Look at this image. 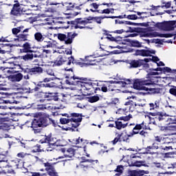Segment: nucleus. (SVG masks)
<instances>
[{"mask_svg":"<svg viewBox=\"0 0 176 176\" xmlns=\"http://www.w3.org/2000/svg\"><path fill=\"white\" fill-rule=\"evenodd\" d=\"M67 79L65 80L66 85L76 86L78 90L84 96H87L88 94H91L94 91L97 90V84L94 82H82V78L79 77L71 76L66 77Z\"/></svg>","mask_w":176,"mask_h":176,"instance_id":"obj_1","label":"nucleus"},{"mask_svg":"<svg viewBox=\"0 0 176 176\" xmlns=\"http://www.w3.org/2000/svg\"><path fill=\"white\" fill-rule=\"evenodd\" d=\"M36 118L32 122H26V124L30 123V127L33 129L35 134L41 132V129L38 127H47L50 124H54L56 122L54 120L50 118L49 114L46 113H38L36 114Z\"/></svg>","mask_w":176,"mask_h":176,"instance_id":"obj_2","label":"nucleus"},{"mask_svg":"<svg viewBox=\"0 0 176 176\" xmlns=\"http://www.w3.org/2000/svg\"><path fill=\"white\" fill-rule=\"evenodd\" d=\"M62 116H66V118H70V122L72 127L77 129L80 126V122H82V113H72L70 114L63 113Z\"/></svg>","mask_w":176,"mask_h":176,"instance_id":"obj_3","label":"nucleus"},{"mask_svg":"<svg viewBox=\"0 0 176 176\" xmlns=\"http://www.w3.org/2000/svg\"><path fill=\"white\" fill-rule=\"evenodd\" d=\"M15 3L13 5L12 9L11 10L10 14L12 16H16L19 17L21 16V14H24L25 13V10H24V7H23V4L19 3V1H14Z\"/></svg>","mask_w":176,"mask_h":176,"instance_id":"obj_4","label":"nucleus"},{"mask_svg":"<svg viewBox=\"0 0 176 176\" xmlns=\"http://www.w3.org/2000/svg\"><path fill=\"white\" fill-rule=\"evenodd\" d=\"M153 85L152 80L137 79L133 82V89L136 90H145V86H151Z\"/></svg>","mask_w":176,"mask_h":176,"instance_id":"obj_5","label":"nucleus"},{"mask_svg":"<svg viewBox=\"0 0 176 176\" xmlns=\"http://www.w3.org/2000/svg\"><path fill=\"white\" fill-rule=\"evenodd\" d=\"M133 116L130 114L126 116H122L120 118H118V121H116V129L118 130H122V129H125V127H127V123L123 124V122L119 121V120H124V122H129L130 119H131Z\"/></svg>","mask_w":176,"mask_h":176,"instance_id":"obj_6","label":"nucleus"},{"mask_svg":"<svg viewBox=\"0 0 176 176\" xmlns=\"http://www.w3.org/2000/svg\"><path fill=\"white\" fill-rule=\"evenodd\" d=\"M19 59V57H12L10 58V59L7 60V64H10V65H12L11 67H8L7 68H8V69H12L10 70H8V72H10L11 74H16V72H19V70H16L17 68H21V67L19 65H16V63H14L15 60Z\"/></svg>","mask_w":176,"mask_h":176,"instance_id":"obj_7","label":"nucleus"},{"mask_svg":"<svg viewBox=\"0 0 176 176\" xmlns=\"http://www.w3.org/2000/svg\"><path fill=\"white\" fill-rule=\"evenodd\" d=\"M109 83H111V85H109L108 90L109 91H113L115 90V85H120V86L124 87L126 85H130V83H131V80L130 79L125 80L124 81L111 80L109 81Z\"/></svg>","mask_w":176,"mask_h":176,"instance_id":"obj_8","label":"nucleus"},{"mask_svg":"<svg viewBox=\"0 0 176 176\" xmlns=\"http://www.w3.org/2000/svg\"><path fill=\"white\" fill-rule=\"evenodd\" d=\"M74 38H75V35L72 33H68L67 35L61 33L58 34V39L59 41H64L65 45H71L74 41Z\"/></svg>","mask_w":176,"mask_h":176,"instance_id":"obj_9","label":"nucleus"},{"mask_svg":"<svg viewBox=\"0 0 176 176\" xmlns=\"http://www.w3.org/2000/svg\"><path fill=\"white\" fill-rule=\"evenodd\" d=\"M30 28H26L22 30V33L18 34L16 38H14V42H25L28 41V37L30 34H25L27 32H30Z\"/></svg>","mask_w":176,"mask_h":176,"instance_id":"obj_10","label":"nucleus"},{"mask_svg":"<svg viewBox=\"0 0 176 176\" xmlns=\"http://www.w3.org/2000/svg\"><path fill=\"white\" fill-rule=\"evenodd\" d=\"M44 166L49 176H58V173L56 171L54 166L52 164L46 162L44 164Z\"/></svg>","mask_w":176,"mask_h":176,"instance_id":"obj_11","label":"nucleus"},{"mask_svg":"<svg viewBox=\"0 0 176 176\" xmlns=\"http://www.w3.org/2000/svg\"><path fill=\"white\" fill-rule=\"evenodd\" d=\"M144 61H145V63H149V61H151V59L144 58V60H133L129 63V68H138V67H141V65H142Z\"/></svg>","mask_w":176,"mask_h":176,"instance_id":"obj_12","label":"nucleus"},{"mask_svg":"<svg viewBox=\"0 0 176 176\" xmlns=\"http://www.w3.org/2000/svg\"><path fill=\"white\" fill-rule=\"evenodd\" d=\"M24 72H28L30 75H39L43 72V69L41 67H34L31 69L27 68L23 70Z\"/></svg>","mask_w":176,"mask_h":176,"instance_id":"obj_13","label":"nucleus"},{"mask_svg":"<svg viewBox=\"0 0 176 176\" xmlns=\"http://www.w3.org/2000/svg\"><path fill=\"white\" fill-rule=\"evenodd\" d=\"M62 153H65L64 156L58 157V159H64V157H72L75 155V151L74 148H69L65 151V148H61L60 150Z\"/></svg>","mask_w":176,"mask_h":176,"instance_id":"obj_14","label":"nucleus"},{"mask_svg":"<svg viewBox=\"0 0 176 176\" xmlns=\"http://www.w3.org/2000/svg\"><path fill=\"white\" fill-rule=\"evenodd\" d=\"M156 53L155 50H137L136 54L138 56H142L143 57H146L151 56V54H155Z\"/></svg>","mask_w":176,"mask_h":176,"instance_id":"obj_15","label":"nucleus"},{"mask_svg":"<svg viewBox=\"0 0 176 176\" xmlns=\"http://www.w3.org/2000/svg\"><path fill=\"white\" fill-rule=\"evenodd\" d=\"M141 129H142V124H136L133 128L132 133H131L128 136L124 135V138L122 139V141H127V140H129V137H133L135 134H138L139 131H135V130H141Z\"/></svg>","mask_w":176,"mask_h":176,"instance_id":"obj_16","label":"nucleus"},{"mask_svg":"<svg viewBox=\"0 0 176 176\" xmlns=\"http://www.w3.org/2000/svg\"><path fill=\"white\" fill-rule=\"evenodd\" d=\"M43 47H44L45 49H48L49 47L56 49V47H57V43L53 40L44 41L43 42Z\"/></svg>","mask_w":176,"mask_h":176,"instance_id":"obj_17","label":"nucleus"},{"mask_svg":"<svg viewBox=\"0 0 176 176\" xmlns=\"http://www.w3.org/2000/svg\"><path fill=\"white\" fill-rule=\"evenodd\" d=\"M77 24L75 25V28L78 29L80 28V30H82L85 28V25H87V24H89L90 21L89 19L87 20H82V19H78L76 21Z\"/></svg>","mask_w":176,"mask_h":176,"instance_id":"obj_18","label":"nucleus"},{"mask_svg":"<svg viewBox=\"0 0 176 176\" xmlns=\"http://www.w3.org/2000/svg\"><path fill=\"white\" fill-rule=\"evenodd\" d=\"M6 98H8L4 100L5 104H14L16 100H14V95L13 94L5 93Z\"/></svg>","mask_w":176,"mask_h":176,"instance_id":"obj_19","label":"nucleus"},{"mask_svg":"<svg viewBox=\"0 0 176 176\" xmlns=\"http://www.w3.org/2000/svg\"><path fill=\"white\" fill-rule=\"evenodd\" d=\"M23 79V75L21 73L17 74L12 75L8 77L10 82H20Z\"/></svg>","mask_w":176,"mask_h":176,"instance_id":"obj_20","label":"nucleus"},{"mask_svg":"<svg viewBox=\"0 0 176 176\" xmlns=\"http://www.w3.org/2000/svg\"><path fill=\"white\" fill-rule=\"evenodd\" d=\"M167 144L168 145H174V143L168 140L164 142L163 145L160 146V149H162V151H166V152L168 151H173V146H167Z\"/></svg>","mask_w":176,"mask_h":176,"instance_id":"obj_21","label":"nucleus"},{"mask_svg":"<svg viewBox=\"0 0 176 176\" xmlns=\"http://www.w3.org/2000/svg\"><path fill=\"white\" fill-rule=\"evenodd\" d=\"M145 174H148V171L146 170H131L129 172L128 176H143Z\"/></svg>","mask_w":176,"mask_h":176,"instance_id":"obj_22","label":"nucleus"},{"mask_svg":"<svg viewBox=\"0 0 176 176\" xmlns=\"http://www.w3.org/2000/svg\"><path fill=\"white\" fill-rule=\"evenodd\" d=\"M23 53H34V51L31 50V43L26 42L22 46Z\"/></svg>","mask_w":176,"mask_h":176,"instance_id":"obj_23","label":"nucleus"},{"mask_svg":"<svg viewBox=\"0 0 176 176\" xmlns=\"http://www.w3.org/2000/svg\"><path fill=\"white\" fill-rule=\"evenodd\" d=\"M131 166L133 167H148V164L145 162V161H135L131 163Z\"/></svg>","mask_w":176,"mask_h":176,"instance_id":"obj_24","label":"nucleus"},{"mask_svg":"<svg viewBox=\"0 0 176 176\" xmlns=\"http://www.w3.org/2000/svg\"><path fill=\"white\" fill-rule=\"evenodd\" d=\"M150 111H153V109H159L160 107V100H157L154 103H149Z\"/></svg>","mask_w":176,"mask_h":176,"instance_id":"obj_25","label":"nucleus"},{"mask_svg":"<svg viewBox=\"0 0 176 176\" xmlns=\"http://www.w3.org/2000/svg\"><path fill=\"white\" fill-rule=\"evenodd\" d=\"M34 39L36 41V42H43L45 41V37H43V35L41 32H36L34 34Z\"/></svg>","mask_w":176,"mask_h":176,"instance_id":"obj_26","label":"nucleus"},{"mask_svg":"<svg viewBox=\"0 0 176 176\" xmlns=\"http://www.w3.org/2000/svg\"><path fill=\"white\" fill-rule=\"evenodd\" d=\"M23 30H24V26L21 25L17 28H12V32L13 35H17V34H20V32H23Z\"/></svg>","mask_w":176,"mask_h":176,"instance_id":"obj_27","label":"nucleus"},{"mask_svg":"<svg viewBox=\"0 0 176 176\" xmlns=\"http://www.w3.org/2000/svg\"><path fill=\"white\" fill-rule=\"evenodd\" d=\"M18 58L19 60H23V61H32L31 54H26L23 56H19Z\"/></svg>","mask_w":176,"mask_h":176,"instance_id":"obj_28","label":"nucleus"},{"mask_svg":"<svg viewBox=\"0 0 176 176\" xmlns=\"http://www.w3.org/2000/svg\"><path fill=\"white\" fill-rule=\"evenodd\" d=\"M123 135V133H118L117 137L114 138L113 141H111V144L113 145H116L118 142H122V136Z\"/></svg>","mask_w":176,"mask_h":176,"instance_id":"obj_29","label":"nucleus"},{"mask_svg":"<svg viewBox=\"0 0 176 176\" xmlns=\"http://www.w3.org/2000/svg\"><path fill=\"white\" fill-rule=\"evenodd\" d=\"M145 91H148L149 94H156L157 93H159V89L156 88H151V87H144Z\"/></svg>","mask_w":176,"mask_h":176,"instance_id":"obj_30","label":"nucleus"},{"mask_svg":"<svg viewBox=\"0 0 176 176\" xmlns=\"http://www.w3.org/2000/svg\"><path fill=\"white\" fill-rule=\"evenodd\" d=\"M44 98H47L48 101H56L57 97L53 96V94H43Z\"/></svg>","mask_w":176,"mask_h":176,"instance_id":"obj_31","label":"nucleus"},{"mask_svg":"<svg viewBox=\"0 0 176 176\" xmlns=\"http://www.w3.org/2000/svg\"><path fill=\"white\" fill-rule=\"evenodd\" d=\"M98 6H100V5L97 4L96 3H91L89 5L90 12H92L93 13H94L96 12H98V10H97L98 9Z\"/></svg>","mask_w":176,"mask_h":176,"instance_id":"obj_32","label":"nucleus"},{"mask_svg":"<svg viewBox=\"0 0 176 176\" xmlns=\"http://www.w3.org/2000/svg\"><path fill=\"white\" fill-rule=\"evenodd\" d=\"M12 163H16V164H15L16 168H23V167H24V163L20 160H14L12 161Z\"/></svg>","mask_w":176,"mask_h":176,"instance_id":"obj_33","label":"nucleus"},{"mask_svg":"<svg viewBox=\"0 0 176 176\" xmlns=\"http://www.w3.org/2000/svg\"><path fill=\"white\" fill-rule=\"evenodd\" d=\"M65 61H67V58H65V56H60L59 60L55 62V65H58V66L63 65V64H64Z\"/></svg>","mask_w":176,"mask_h":176,"instance_id":"obj_34","label":"nucleus"},{"mask_svg":"<svg viewBox=\"0 0 176 176\" xmlns=\"http://www.w3.org/2000/svg\"><path fill=\"white\" fill-rule=\"evenodd\" d=\"M155 140L157 142H161L162 141H164V142H166V141H170V138H163L162 136H155Z\"/></svg>","mask_w":176,"mask_h":176,"instance_id":"obj_35","label":"nucleus"},{"mask_svg":"<svg viewBox=\"0 0 176 176\" xmlns=\"http://www.w3.org/2000/svg\"><path fill=\"white\" fill-rule=\"evenodd\" d=\"M162 27H163V30H164V31H170V30H171V28H172L171 22H168L166 23L162 24Z\"/></svg>","mask_w":176,"mask_h":176,"instance_id":"obj_36","label":"nucleus"},{"mask_svg":"<svg viewBox=\"0 0 176 176\" xmlns=\"http://www.w3.org/2000/svg\"><path fill=\"white\" fill-rule=\"evenodd\" d=\"M10 129V126L8 123H1L0 124V130H9Z\"/></svg>","mask_w":176,"mask_h":176,"instance_id":"obj_37","label":"nucleus"},{"mask_svg":"<svg viewBox=\"0 0 176 176\" xmlns=\"http://www.w3.org/2000/svg\"><path fill=\"white\" fill-rule=\"evenodd\" d=\"M124 19H128L129 20H137L138 16L136 14H129V15H124Z\"/></svg>","mask_w":176,"mask_h":176,"instance_id":"obj_38","label":"nucleus"},{"mask_svg":"<svg viewBox=\"0 0 176 176\" xmlns=\"http://www.w3.org/2000/svg\"><path fill=\"white\" fill-rule=\"evenodd\" d=\"M131 45L133 46V47H141L142 44L138 41H132Z\"/></svg>","mask_w":176,"mask_h":176,"instance_id":"obj_39","label":"nucleus"},{"mask_svg":"<svg viewBox=\"0 0 176 176\" xmlns=\"http://www.w3.org/2000/svg\"><path fill=\"white\" fill-rule=\"evenodd\" d=\"M99 100H100V97L97 96H94L89 98V102H97V101H99Z\"/></svg>","mask_w":176,"mask_h":176,"instance_id":"obj_40","label":"nucleus"},{"mask_svg":"<svg viewBox=\"0 0 176 176\" xmlns=\"http://www.w3.org/2000/svg\"><path fill=\"white\" fill-rule=\"evenodd\" d=\"M127 109H119L117 111L116 113H118V115H124L126 116L127 115Z\"/></svg>","mask_w":176,"mask_h":176,"instance_id":"obj_41","label":"nucleus"},{"mask_svg":"<svg viewBox=\"0 0 176 176\" xmlns=\"http://www.w3.org/2000/svg\"><path fill=\"white\" fill-rule=\"evenodd\" d=\"M52 5H58V3L56 0H47L46 6H52Z\"/></svg>","mask_w":176,"mask_h":176,"instance_id":"obj_42","label":"nucleus"},{"mask_svg":"<svg viewBox=\"0 0 176 176\" xmlns=\"http://www.w3.org/2000/svg\"><path fill=\"white\" fill-rule=\"evenodd\" d=\"M60 122L61 124H67V123L71 122V120L69 118H60Z\"/></svg>","mask_w":176,"mask_h":176,"instance_id":"obj_43","label":"nucleus"},{"mask_svg":"<svg viewBox=\"0 0 176 176\" xmlns=\"http://www.w3.org/2000/svg\"><path fill=\"white\" fill-rule=\"evenodd\" d=\"M52 140H55L56 141V138H45V142H49V144L50 145H57V143L56 142H52Z\"/></svg>","mask_w":176,"mask_h":176,"instance_id":"obj_44","label":"nucleus"},{"mask_svg":"<svg viewBox=\"0 0 176 176\" xmlns=\"http://www.w3.org/2000/svg\"><path fill=\"white\" fill-rule=\"evenodd\" d=\"M26 93H34V91H39V87H36L34 89H31V88H28L25 89Z\"/></svg>","mask_w":176,"mask_h":176,"instance_id":"obj_45","label":"nucleus"},{"mask_svg":"<svg viewBox=\"0 0 176 176\" xmlns=\"http://www.w3.org/2000/svg\"><path fill=\"white\" fill-rule=\"evenodd\" d=\"M103 19H107V16H104V17H101V16H96L94 18V21H96V23H97L98 24H101V21Z\"/></svg>","mask_w":176,"mask_h":176,"instance_id":"obj_46","label":"nucleus"},{"mask_svg":"<svg viewBox=\"0 0 176 176\" xmlns=\"http://www.w3.org/2000/svg\"><path fill=\"white\" fill-rule=\"evenodd\" d=\"M33 153H36L37 152H41V146L37 144L34 147V149L32 151Z\"/></svg>","mask_w":176,"mask_h":176,"instance_id":"obj_47","label":"nucleus"},{"mask_svg":"<svg viewBox=\"0 0 176 176\" xmlns=\"http://www.w3.org/2000/svg\"><path fill=\"white\" fill-rule=\"evenodd\" d=\"M118 174H122L123 173V166H117V168L115 170Z\"/></svg>","mask_w":176,"mask_h":176,"instance_id":"obj_48","label":"nucleus"},{"mask_svg":"<svg viewBox=\"0 0 176 176\" xmlns=\"http://www.w3.org/2000/svg\"><path fill=\"white\" fill-rule=\"evenodd\" d=\"M47 74L50 76H54V72L52 69H48L46 70Z\"/></svg>","mask_w":176,"mask_h":176,"instance_id":"obj_49","label":"nucleus"},{"mask_svg":"<svg viewBox=\"0 0 176 176\" xmlns=\"http://www.w3.org/2000/svg\"><path fill=\"white\" fill-rule=\"evenodd\" d=\"M169 93L170 94H172V96H174L175 97H176V88H170L169 89Z\"/></svg>","mask_w":176,"mask_h":176,"instance_id":"obj_50","label":"nucleus"},{"mask_svg":"<svg viewBox=\"0 0 176 176\" xmlns=\"http://www.w3.org/2000/svg\"><path fill=\"white\" fill-rule=\"evenodd\" d=\"M159 116L157 117V120H159V122L163 120V119H164V118H163V116H166V114H163L162 113H158Z\"/></svg>","mask_w":176,"mask_h":176,"instance_id":"obj_51","label":"nucleus"},{"mask_svg":"<svg viewBox=\"0 0 176 176\" xmlns=\"http://www.w3.org/2000/svg\"><path fill=\"white\" fill-rule=\"evenodd\" d=\"M83 142V139H80V138H78L76 140H74V144L78 145V144H82Z\"/></svg>","mask_w":176,"mask_h":176,"instance_id":"obj_52","label":"nucleus"},{"mask_svg":"<svg viewBox=\"0 0 176 176\" xmlns=\"http://www.w3.org/2000/svg\"><path fill=\"white\" fill-rule=\"evenodd\" d=\"M38 52H35L34 53L30 54V55L32 56V60H34V58H38V57H39V55H38Z\"/></svg>","mask_w":176,"mask_h":176,"instance_id":"obj_53","label":"nucleus"},{"mask_svg":"<svg viewBox=\"0 0 176 176\" xmlns=\"http://www.w3.org/2000/svg\"><path fill=\"white\" fill-rule=\"evenodd\" d=\"M68 62H67V65H71V64H74V57L71 56L70 58H68Z\"/></svg>","mask_w":176,"mask_h":176,"instance_id":"obj_54","label":"nucleus"},{"mask_svg":"<svg viewBox=\"0 0 176 176\" xmlns=\"http://www.w3.org/2000/svg\"><path fill=\"white\" fill-rule=\"evenodd\" d=\"M173 155H174V153L173 152L166 153L164 154V157H172Z\"/></svg>","mask_w":176,"mask_h":176,"instance_id":"obj_55","label":"nucleus"},{"mask_svg":"<svg viewBox=\"0 0 176 176\" xmlns=\"http://www.w3.org/2000/svg\"><path fill=\"white\" fill-rule=\"evenodd\" d=\"M153 164L155 167H157V168H160L162 167V164H160V162H153Z\"/></svg>","mask_w":176,"mask_h":176,"instance_id":"obj_56","label":"nucleus"},{"mask_svg":"<svg viewBox=\"0 0 176 176\" xmlns=\"http://www.w3.org/2000/svg\"><path fill=\"white\" fill-rule=\"evenodd\" d=\"M17 156L19 157H21V158H24V157H25V156H27V154H25V153H19L18 154H17Z\"/></svg>","mask_w":176,"mask_h":176,"instance_id":"obj_57","label":"nucleus"},{"mask_svg":"<svg viewBox=\"0 0 176 176\" xmlns=\"http://www.w3.org/2000/svg\"><path fill=\"white\" fill-rule=\"evenodd\" d=\"M146 134H148L147 132L144 131H142L140 132V135L143 137V138H145L146 137Z\"/></svg>","mask_w":176,"mask_h":176,"instance_id":"obj_58","label":"nucleus"},{"mask_svg":"<svg viewBox=\"0 0 176 176\" xmlns=\"http://www.w3.org/2000/svg\"><path fill=\"white\" fill-rule=\"evenodd\" d=\"M171 6V2H167L165 3L164 6H162V8H166V9H168Z\"/></svg>","mask_w":176,"mask_h":176,"instance_id":"obj_59","label":"nucleus"},{"mask_svg":"<svg viewBox=\"0 0 176 176\" xmlns=\"http://www.w3.org/2000/svg\"><path fill=\"white\" fill-rule=\"evenodd\" d=\"M100 13H102V14H109V9H104V10H102L101 12H100Z\"/></svg>","mask_w":176,"mask_h":176,"instance_id":"obj_60","label":"nucleus"},{"mask_svg":"<svg viewBox=\"0 0 176 176\" xmlns=\"http://www.w3.org/2000/svg\"><path fill=\"white\" fill-rule=\"evenodd\" d=\"M102 91H103L104 93H107V91H109L108 87H107V86L103 85L101 88Z\"/></svg>","mask_w":176,"mask_h":176,"instance_id":"obj_61","label":"nucleus"},{"mask_svg":"<svg viewBox=\"0 0 176 176\" xmlns=\"http://www.w3.org/2000/svg\"><path fill=\"white\" fill-rule=\"evenodd\" d=\"M113 32H114V34H123V32H124V30L121 29V30H116Z\"/></svg>","mask_w":176,"mask_h":176,"instance_id":"obj_62","label":"nucleus"},{"mask_svg":"<svg viewBox=\"0 0 176 176\" xmlns=\"http://www.w3.org/2000/svg\"><path fill=\"white\" fill-rule=\"evenodd\" d=\"M107 39H109V41H112L113 42L116 41V38L111 35H109V36L107 37Z\"/></svg>","mask_w":176,"mask_h":176,"instance_id":"obj_63","label":"nucleus"},{"mask_svg":"<svg viewBox=\"0 0 176 176\" xmlns=\"http://www.w3.org/2000/svg\"><path fill=\"white\" fill-rule=\"evenodd\" d=\"M152 60L154 63H157V61H159L160 59L157 56H153Z\"/></svg>","mask_w":176,"mask_h":176,"instance_id":"obj_64","label":"nucleus"}]
</instances>
